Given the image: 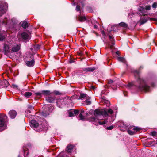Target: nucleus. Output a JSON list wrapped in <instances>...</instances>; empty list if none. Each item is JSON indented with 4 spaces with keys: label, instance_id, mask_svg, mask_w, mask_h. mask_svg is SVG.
Returning a JSON list of instances; mask_svg holds the SVG:
<instances>
[{
    "label": "nucleus",
    "instance_id": "1",
    "mask_svg": "<svg viewBox=\"0 0 157 157\" xmlns=\"http://www.w3.org/2000/svg\"><path fill=\"white\" fill-rule=\"evenodd\" d=\"M141 67L138 70H135L133 71L134 76L138 85H135L133 82L129 83L127 85V86L131 88L135 85L139 91H144L145 92H148L150 90V86H147L146 83L145 81L140 77V69Z\"/></svg>",
    "mask_w": 157,
    "mask_h": 157
},
{
    "label": "nucleus",
    "instance_id": "2",
    "mask_svg": "<svg viewBox=\"0 0 157 157\" xmlns=\"http://www.w3.org/2000/svg\"><path fill=\"white\" fill-rule=\"evenodd\" d=\"M8 122L7 116L6 115L0 114V132L7 129Z\"/></svg>",
    "mask_w": 157,
    "mask_h": 157
},
{
    "label": "nucleus",
    "instance_id": "3",
    "mask_svg": "<svg viewBox=\"0 0 157 157\" xmlns=\"http://www.w3.org/2000/svg\"><path fill=\"white\" fill-rule=\"evenodd\" d=\"M7 7V3L0 1V17L5 13Z\"/></svg>",
    "mask_w": 157,
    "mask_h": 157
},
{
    "label": "nucleus",
    "instance_id": "4",
    "mask_svg": "<svg viewBox=\"0 0 157 157\" xmlns=\"http://www.w3.org/2000/svg\"><path fill=\"white\" fill-rule=\"evenodd\" d=\"M94 114L95 117L100 115H103L105 117H106L108 115L107 111L106 110H103L98 109H97L94 110Z\"/></svg>",
    "mask_w": 157,
    "mask_h": 157
},
{
    "label": "nucleus",
    "instance_id": "5",
    "mask_svg": "<svg viewBox=\"0 0 157 157\" xmlns=\"http://www.w3.org/2000/svg\"><path fill=\"white\" fill-rule=\"evenodd\" d=\"M109 38L110 42L107 43V44L109 48L111 49L115 48V47L114 45L115 44V41L113 36L109 35Z\"/></svg>",
    "mask_w": 157,
    "mask_h": 157
},
{
    "label": "nucleus",
    "instance_id": "6",
    "mask_svg": "<svg viewBox=\"0 0 157 157\" xmlns=\"http://www.w3.org/2000/svg\"><path fill=\"white\" fill-rule=\"evenodd\" d=\"M56 97L55 95L51 94L45 98L46 100L49 103H53L54 102L55 100Z\"/></svg>",
    "mask_w": 157,
    "mask_h": 157
},
{
    "label": "nucleus",
    "instance_id": "7",
    "mask_svg": "<svg viewBox=\"0 0 157 157\" xmlns=\"http://www.w3.org/2000/svg\"><path fill=\"white\" fill-rule=\"evenodd\" d=\"M145 143L147 146V147L154 145V144H157L156 142L155 143L154 141L151 138L147 139L146 140Z\"/></svg>",
    "mask_w": 157,
    "mask_h": 157
},
{
    "label": "nucleus",
    "instance_id": "8",
    "mask_svg": "<svg viewBox=\"0 0 157 157\" xmlns=\"http://www.w3.org/2000/svg\"><path fill=\"white\" fill-rule=\"evenodd\" d=\"M138 10L140 13H139L140 16H144L147 15V14L145 13L147 12V11L146 10L144 7L143 6H140L139 8H138Z\"/></svg>",
    "mask_w": 157,
    "mask_h": 157
},
{
    "label": "nucleus",
    "instance_id": "9",
    "mask_svg": "<svg viewBox=\"0 0 157 157\" xmlns=\"http://www.w3.org/2000/svg\"><path fill=\"white\" fill-rule=\"evenodd\" d=\"M30 125L31 127L33 128H36L39 126V123L38 122L34 120H32L30 122Z\"/></svg>",
    "mask_w": 157,
    "mask_h": 157
},
{
    "label": "nucleus",
    "instance_id": "10",
    "mask_svg": "<svg viewBox=\"0 0 157 157\" xmlns=\"http://www.w3.org/2000/svg\"><path fill=\"white\" fill-rule=\"evenodd\" d=\"M10 48L8 45L6 44H4V54L5 55H7L9 53L11 52Z\"/></svg>",
    "mask_w": 157,
    "mask_h": 157
},
{
    "label": "nucleus",
    "instance_id": "11",
    "mask_svg": "<svg viewBox=\"0 0 157 157\" xmlns=\"http://www.w3.org/2000/svg\"><path fill=\"white\" fill-rule=\"evenodd\" d=\"M30 145L28 144L27 146H24L22 148L24 156H27L29 154V149L30 147Z\"/></svg>",
    "mask_w": 157,
    "mask_h": 157
},
{
    "label": "nucleus",
    "instance_id": "12",
    "mask_svg": "<svg viewBox=\"0 0 157 157\" xmlns=\"http://www.w3.org/2000/svg\"><path fill=\"white\" fill-rule=\"evenodd\" d=\"M17 113L16 111L14 110H11L9 112V117L12 119L15 118L17 115Z\"/></svg>",
    "mask_w": 157,
    "mask_h": 157
},
{
    "label": "nucleus",
    "instance_id": "13",
    "mask_svg": "<svg viewBox=\"0 0 157 157\" xmlns=\"http://www.w3.org/2000/svg\"><path fill=\"white\" fill-rule=\"evenodd\" d=\"M25 63L27 66L29 67H32L35 64V61L34 58H33L30 61H26L25 62Z\"/></svg>",
    "mask_w": 157,
    "mask_h": 157
},
{
    "label": "nucleus",
    "instance_id": "14",
    "mask_svg": "<svg viewBox=\"0 0 157 157\" xmlns=\"http://www.w3.org/2000/svg\"><path fill=\"white\" fill-rule=\"evenodd\" d=\"M152 20L154 21H157V19L156 18H150L149 17L147 18H143L140 21V25H143L146 23L149 20Z\"/></svg>",
    "mask_w": 157,
    "mask_h": 157
},
{
    "label": "nucleus",
    "instance_id": "15",
    "mask_svg": "<svg viewBox=\"0 0 157 157\" xmlns=\"http://www.w3.org/2000/svg\"><path fill=\"white\" fill-rule=\"evenodd\" d=\"M20 45H16L12 47L11 49V52H17L20 49Z\"/></svg>",
    "mask_w": 157,
    "mask_h": 157
},
{
    "label": "nucleus",
    "instance_id": "16",
    "mask_svg": "<svg viewBox=\"0 0 157 157\" xmlns=\"http://www.w3.org/2000/svg\"><path fill=\"white\" fill-rule=\"evenodd\" d=\"M21 37L24 40H26L29 37V34L25 32H22L21 34Z\"/></svg>",
    "mask_w": 157,
    "mask_h": 157
},
{
    "label": "nucleus",
    "instance_id": "17",
    "mask_svg": "<svg viewBox=\"0 0 157 157\" xmlns=\"http://www.w3.org/2000/svg\"><path fill=\"white\" fill-rule=\"evenodd\" d=\"M83 70L86 72H93L96 70V68L94 67H89L83 68Z\"/></svg>",
    "mask_w": 157,
    "mask_h": 157
},
{
    "label": "nucleus",
    "instance_id": "18",
    "mask_svg": "<svg viewBox=\"0 0 157 157\" xmlns=\"http://www.w3.org/2000/svg\"><path fill=\"white\" fill-rule=\"evenodd\" d=\"M41 94L44 96H49L51 94H52V92L49 90H43L41 91Z\"/></svg>",
    "mask_w": 157,
    "mask_h": 157
},
{
    "label": "nucleus",
    "instance_id": "19",
    "mask_svg": "<svg viewBox=\"0 0 157 157\" xmlns=\"http://www.w3.org/2000/svg\"><path fill=\"white\" fill-rule=\"evenodd\" d=\"M77 18L78 20L81 22H84L86 20V18L85 16H79Z\"/></svg>",
    "mask_w": 157,
    "mask_h": 157
},
{
    "label": "nucleus",
    "instance_id": "20",
    "mask_svg": "<svg viewBox=\"0 0 157 157\" xmlns=\"http://www.w3.org/2000/svg\"><path fill=\"white\" fill-rule=\"evenodd\" d=\"M74 146L73 145L71 144H69L67 147L66 150L69 153L71 152V150L74 148Z\"/></svg>",
    "mask_w": 157,
    "mask_h": 157
},
{
    "label": "nucleus",
    "instance_id": "21",
    "mask_svg": "<svg viewBox=\"0 0 157 157\" xmlns=\"http://www.w3.org/2000/svg\"><path fill=\"white\" fill-rule=\"evenodd\" d=\"M63 100H64L63 99H60V98L57 99L56 101V103L57 106L60 108H61V104H63Z\"/></svg>",
    "mask_w": 157,
    "mask_h": 157
},
{
    "label": "nucleus",
    "instance_id": "22",
    "mask_svg": "<svg viewBox=\"0 0 157 157\" xmlns=\"http://www.w3.org/2000/svg\"><path fill=\"white\" fill-rule=\"evenodd\" d=\"M6 36V33L5 32L3 33H0V41H2Z\"/></svg>",
    "mask_w": 157,
    "mask_h": 157
},
{
    "label": "nucleus",
    "instance_id": "23",
    "mask_svg": "<svg viewBox=\"0 0 157 157\" xmlns=\"http://www.w3.org/2000/svg\"><path fill=\"white\" fill-rule=\"evenodd\" d=\"M40 115L41 116L45 117L49 115V113L45 110H44L40 113Z\"/></svg>",
    "mask_w": 157,
    "mask_h": 157
},
{
    "label": "nucleus",
    "instance_id": "24",
    "mask_svg": "<svg viewBox=\"0 0 157 157\" xmlns=\"http://www.w3.org/2000/svg\"><path fill=\"white\" fill-rule=\"evenodd\" d=\"M21 26L23 28L26 29L28 27L29 24L27 21H24L22 22Z\"/></svg>",
    "mask_w": 157,
    "mask_h": 157
},
{
    "label": "nucleus",
    "instance_id": "25",
    "mask_svg": "<svg viewBox=\"0 0 157 157\" xmlns=\"http://www.w3.org/2000/svg\"><path fill=\"white\" fill-rule=\"evenodd\" d=\"M86 121H91L93 122L95 121L96 118L94 117H88L86 118Z\"/></svg>",
    "mask_w": 157,
    "mask_h": 157
},
{
    "label": "nucleus",
    "instance_id": "26",
    "mask_svg": "<svg viewBox=\"0 0 157 157\" xmlns=\"http://www.w3.org/2000/svg\"><path fill=\"white\" fill-rule=\"evenodd\" d=\"M32 94V93L29 92H27L24 93V96L27 98H29Z\"/></svg>",
    "mask_w": 157,
    "mask_h": 157
},
{
    "label": "nucleus",
    "instance_id": "27",
    "mask_svg": "<svg viewBox=\"0 0 157 157\" xmlns=\"http://www.w3.org/2000/svg\"><path fill=\"white\" fill-rule=\"evenodd\" d=\"M118 60L119 61L121 62L124 63H126V61L125 59L122 57H118Z\"/></svg>",
    "mask_w": 157,
    "mask_h": 157
},
{
    "label": "nucleus",
    "instance_id": "28",
    "mask_svg": "<svg viewBox=\"0 0 157 157\" xmlns=\"http://www.w3.org/2000/svg\"><path fill=\"white\" fill-rule=\"evenodd\" d=\"M119 126L121 128V127L125 128L126 127V125L125 124L124 122H121L119 124Z\"/></svg>",
    "mask_w": 157,
    "mask_h": 157
},
{
    "label": "nucleus",
    "instance_id": "29",
    "mask_svg": "<svg viewBox=\"0 0 157 157\" xmlns=\"http://www.w3.org/2000/svg\"><path fill=\"white\" fill-rule=\"evenodd\" d=\"M53 95H61L62 93L59 91L57 90H54L53 92H52Z\"/></svg>",
    "mask_w": 157,
    "mask_h": 157
},
{
    "label": "nucleus",
    "instance_id": "30",
    "mask_svg": "<svg viewBox=\"0 0 157 157\" xmlns=\"http://www.w3.org/2000/svg\"><path fill=\"white\" fill-rule=\"evenodd\" d=\"M119 25L122 27L126 28L128 27V25L124 22H121L119 23Z\"/></svg>",
    "mask_w": 157,
    "mask_h": 157
},
{
    "label": "nucleus",
    "instance_id": "31",
    "mask_svg": "<svg viewBox=\"0 0 157 157\" xmlns=\"http://www.w3.org/2000/svg\"><path fill=\"white\" fill-rule=\"evenodd\" d=\"M40 45L39 44H35L33 46V48L36 50H38L40 48Z\"/></svg>",
    "mask_w": 157,
    "mask_h": 157
},
{
    "label": "nucleus",
    "instance_id": "32",
    "mask_svg": "<svg viewBox=\"0 0 157 157\" xmlns=\"http://www.w3.org/2000/svg\"><path fill=\"white\" fill-rule=\"evenodd\" d=\"M87 95L86 94H83L81 93L80 94V95L79 97V99H82L83 98H84L85 97L87 98Z\"/></svg>",
    "mask_w": 157,
    "mask_h": 157
},
{
    "label": "nucleus",
    "instance_id": "33",
    "mask_svg": "<svg viewBox=\"0 0 157 157\" xmlns=\"http://www.w3.org/2000/svg\"><path fill=\"white\" fill-rule=\"evenodd\" d=\"M108 122V121L106 120H105L102 121H98V124L101 125H104L106 124Z\"/></svg>",
    "mask_w": 157,
    "mask_h": 157
},
{
    "label": "nucleus",
    "instance_id": "34",
    "mask_svg": "<svg viewBox=\"0 0 157 157\" xmlns=\"http://www.w3.org/2000/svg\"><path fill=\"white\" fill-rule=\"evenodd\" d=\"M146 10H151V6L150 5H147L145 6L144 8Z\"/></svg>",
    "mask_w": 157,
    "mask_h": 157
},
{
    "label": "nucleus",
    "instance_id": "35",
    "mask_svg": "<svg viewBox=\"0 0 157 157\" xmlns=\"http://www.w3.org/2000/svg\"><path fill=\"white\" fill-rule=\"evenodd\" d=\"M114 126H115L114 125H111L109 127H107L106 128V129L107 130H112L114 128Z\"/></svg>",
    "mask_w": 157,
    "mask_h": 157
},
{
    "label": "nucleus",
    "instance_id": "36",
    "mask_svg": "<svg viewBox=\"0 0 157 157\" xmlns=\"http://www.w3.org/2000/svg\"><path fill=\"white\" fill-rule=\"evenodd\" d=\"M128 133L130 135H133L135 134V132L132 130H128L127 131Z\"/></svg>",
    "mask_w": 157,
    "mask_h": 157
},
{
    "label": "nucleus",
    "instance_id": "37",
    "mask_svg": "<svg viewBox=\"0 0 157 157\" xmlns=\"http://www.w3.org/2000/svg\"><path fill=\"white\" fill-rule=\"evenodd\" d=\"M79 117L80 120H84L85 119L84 116H83L82 113H80L79 115Z\"/></svg>",
    "mask_w": 157,
    "mask_h": 157
},
{
    "label": "nucleus",
    "instance_id": "38",
    "mask_svg": "<svg viewBox=\"0 0 157 157\" xmlns=\"http://www.w3.org/2000/svg\"><path fill=\"white\" fill-rule=\"evenodd\" d=\"M107 114L109 113L110 114H112L113 113V111L111 109H109L108 111H107Z\"/></svg>",
    "mask_w": 157,
    "mask_h": 157
},
{
    "label": "nucleus",
    "instance_id": "39",
    "mask_svg": "<svg viewBox=\"0 0 157 157\" xmlns=\"http://www.w3.org/2000/svg\"><path fill=\"white\" fill-rule=\"evenodd\" d=\"M35 96H39L40 97H42V94H41V92H37L35 93Z\"/></svg>",
    "mask_w": 157,
    "mask_h": 157
},
{
    "label": "nucleus",
    "instance_id": "40",
    "mask_svg": "<svg viewBox=\"0 0 157 157\" xmlns=\"http://www.w3.org/2000/svg\"><path fill=\"white\" fill-rule=\"evenodd\" d=\"M157 3L156 2H155L153 3L152 6V8L154 9H155L157 7Z\"/></svg>",
    "mask_w": 157,
    "mask_h": 157
},
{
    "label": "nucleus",
    "instance_id": "41",
    "mask_svg": "<svg viewBox=\"0 0 157 157\" xmlns=\"http://www.w3.org/2000/svg\"><path fill=\"white\" fill-rule=\"evenodd\" d=\"M76 10L77 11H80L81 10V8L80 6L79 5H77L76 6Z\"/></svg>",
    "mask_w": 157,
    "mask_h": 157
},
{
    "label": "nucleus",
    "instance_id": "42",
    "mask_svg": "<svg viewBox=\"0 0 157 157\" xmlns=\"http://www.w3.org/2000/svg\"><path fill=\"white\" fill-rule=\"evenodd\" d=\"M5 82H6L8 83V82L6 80L4 82H1L0 81V87H3V83H5Z\"/></svg>",
    "mask_w": 157,
    "mask_h": 157
},
{
    "label": "nucleus",
    "instance_id": "43",
    "mask_svg": "<svg viewBox=\"0 0 157 157\" xmlns=\"http://www.w3.org/2000/svg\"><path fill=\"white\" fill-rule=\"evenodd\" d=\"M79 112V110L78 109H75L73 111L74 114L75 115L78 114Z\"/></svg>",
    "mask_w": 157,
    "mask_h": 157
},
{
    "label": "nucleus",
    "instance_id": "44",
    "mask_svg": "<svg viewBox=\"0 0 157 157\" xmlns=\"http://www.w3.org/2000/svg\"><path fill=\"white\" fill-rule=\"evenodd\" d=\"M87 9L90 12H93L92 8L90 6L87 7Z\"/></svg>",
    "mask_w": 157,
    "mask_h": 157
},
{
    "label": "nucleus",
    "instance_id": "45",
    "mask_svg": "<svg viewBox=\"0 0 157 157\" xmlns=\"http://www.w3.org/2000/svg\"><path fill=\"white\" fill-rule=\"evenodd\" d=\"M133 130H136V131H139L141 129L140 128L138 127H136L134 128L133 129Z\"/></svg>",
    "mask_w": 157,
    "mask_h": 157
},
{
    "label": "nucleus",
    "instance_id": "46",
    "mask_svg": "<svg viewBox=\"0 0 157 157\" xmlns=\"http://www.w3.org/2000/svg\"><path fill=\"white\" fill-rule=\"evenodd\" d=\"M151 135L153 136H156L157 134V132L155 131H153L151 132Z\"/></svg>",
    "mask_w": 157,
    "mask_h": 157
},
{
    "label": "nucleus",
    "instance_id": "47",
    "mask_svg": "<svg viewBox=\"0 0 157 157\" xmlns=\"http://www.w3.org/2000/svg\"><path fill=\"white\" fill-rule=\"evenodd\" d=\"M69 116L70 117H71L74 116V113L73 112L71 111L69 113Z\"/></svg>",
    "mask_w": 157,
    "mask_h": 157
},
{
    "label": "nucleus",
    "instance_id": "48",
    "mask_svg": "<svg viewBox=\"0 0 157 157\" xmlns=\"http://www.w3.org/2000/svg\"><path fill=\"white\" fill-rule=\"evenodd\" d=\"M86 104L88 105H90L91 103V102L90 101L88 100H86Z\"/></svg>",
    "mask_w": 157,
    "mask_h": 157
},
{
    "label": "nucleus",
    "instance_id": "49",
    "mask_svg": "<svg viewBox=\"0 0 157 157\" xmlns=\"http://www.w3.org/2000/svg\"><path fill=\"white\" fill-rule=\"evenodd\" d=\"M69 62L70 63H73L75 62V60L72 59H71L69 60Z\"/></svg>",
    "mask_w": 157,
    "mask_h": 157
},
{
    "label": "nucleus",
    "instance_id": "50",
    "mask_svg": "<svg viewBox=\"0 0 157 157\" xmlns=\"http://www.w3.org/2000/svg\"><path fill=\"white\" fill-rule=\"evenodd\" d=\"M12 86L13 88H16L17 89L18 88V86L17 85L15 84H13L12 85Z\"/></svg>",
    "mask_w": 157,
    "mask_h": 157
},
{
    "label": "nucleus",
    "instance_id": "51",
    "mask_svg": "<svg viewBox=\"0 0 157 157\" xmlns=\"http://www.w3.org/2000/svg\"><path fill=\"white\" fill-rule=\"evenodd\" d=\"M113 81L111 79H110L108 82V83L109 84L113 83Z\"/></svg>",
    "mask_w": 157,
    "mask_h": 157
},
{
    "label": "nucleus",
    "instance_id": "52",
    "mask_svg": "<svg viewBox=\"0 0 157 157\" xmlns=\"http://www.w3.org/2000/svg\"><path fill=\"white\" fill-rule=\"evenodd\" d=\"M104 102L107 104H110V102L109 101H108L107 100H105L104 101Z\"/></svg>",
    "mask_w": 157,
    "mask_h": 157
},
{
    "label": "nucleus",
    "instance_id": "53",
    "mask_svg": "<svg viewBox=\"0 0 157 157\" xmlns=\"http://www.w3.org/2000/svg\"><path fill=\"white\" fill-rule=\"evenodd\" d=\"M83 52H82V51H81L80 52H78V55L79 56H82L83 54Z\"/></svg>",
    "mask_w": 157,
    "mask_h": 157
},
{
    "label": "nucleus",
    "instance_id": "54",
    "mask_svg": "<svg viewBox=\"0 0 157 157\" xmlns=\"http://www.w3.org/2000/svg\"><path fill=\"white\" fill-rule=\"evenodd\" d=\"M2 22L3 24H4L5 25H6V24H7V21L5 20H3Z\"/></svg>",
    "mask_w": 157,
    "mask_h": 157
},
{
    "label": "nucleus",
    "instance_id": "55",
    "mask_svg": "<svg viewBox=\"0 0 157 157\" xmlns=\"http://www.w3.org/2000/svg\"><path fill=\"white\" fill-rule=\"evenodd\" d=\"M116 54L118 56L120 55V52L118 51H117L116 52Z\"/></svg>",
    "mask_w": 157,
    "mask_h": 157
},
{
    "label": "nucleus",
    "instance_id": "56",
    "mask_svg": "<svg viewBox=\"0 0 157 157\" xmlns=\"http://www.w3.org/2000/svg\"><path fill=\"white\" fill-rule=\"evenodd\" d=\"M28 108L29 109H32L33 106L31 105H29Z\"/></svg>",
    "mask_w": 157,
    "mask_h": 157
},
{
    "label": "nucleus",
    "instance_id": "57",
    "mask_svg": "<svg viewBox=\"0 0 157 157\" xmlns=\"http://www.w3.org/2000/svg\"><path fill=\"white\" fill-rule=\"evenodd\" d=\"M102 99L104 100V101H105V100H106L105 99V97H104V96H103L102 97Z\"/></svg>",
    "mask_w": 157,
    "mask_h": 157
},
{
    "label": "nucleus",
    "instance_id": "58",
    "mask_svg": "<svg viewBox=\"0 0 157 157\" xmlns=\"http://www.w3.org/2000/svg\"><path fill=\"white\" fill-rule=\"evenodd\" d=\"M91 88L93 90H94L95 88V86H91Z\"/></svg>",
    "mask_w": 157,
    "mask_h": 157
},
{
    "label": "nucleus",
    "instance_id": "59",
    "mask_svg": "<svg viewBox=\"0 0 157 157\" xmlns=\"http://www.w3.org/2000/svg\"><path fill=\"white\" fill-rule=\"evenodd\" d=\"M84 112V111L83 110H82L81 111V113L82 114V113Z\"/></svg>",
    "mask_w": 157,
    "mask_h": 157
},
{
    "label": "nucleus",
    "instance_id": "60",
    "mask_svg": "<svg viewBox=\"0 0 157 157\" xmlns=\"http://www.w3.org/2000/svg\"><path fill=\"white\" fill-rule=\"evenodd\" d=\"M151 86H152V87H154V86H155V84H154V83H151Z\"/></svg>",
    "mask_w": 157,
    "mask_h": 157
},
{
    "label": "nucleus",
    "instance_id": "61",
    "mask_svg": "<svg viewBox=\"0 0 157 157\" xmlns=\"http://www.w3.org/2000/svg\"><path fill=\"white\" fill-rule=\"evenodd\" d=\"M97 26L96 25H94V28H97Z\"/></svg>",
    "mask_w": 157,
    "mask_h": 157
},
{
    "label": "nucleus",
    "instance_id": "62",
    "mask_svg": "<svg viewBox=\"0 0 157 157\" xmlns=\"http://www.w3.org/2000/svg\"><path fill=\"white\" fill-rule=\"evenodd\" d=\"M124 95L125 96H127L124 93Z\"/></svg>",
    "mask_w": 157,
    "mask_h": 157
},
{
    "label": "nucleus",
    "instance_id": "63",
    "mask_svg": "<svg viewBox=\"0 0 157 157\" xmlns=\"http://www.w3.org/2000/svg\"><path fill=\"white\" fill-rule=\"evenodd\" d=\"M86 115H88V113H86Z\"/></svg>",
    "mask_w": 157,
    "mask_h": 157
},
{
    "label": "nucleus",
    "instance_id": "64",
    "mask_svg": "<svg viewBox=\"0 0 157 157\" xmlns=\"http://www.w3.org/2000/svg\"><path fill=\"white\" fill-rule=\"evenodd\" d=\"M18 157H20V155H18Z\"/></svg>",
    "mask_w": 157,
    "mask_h": 157
}]
</instances>
